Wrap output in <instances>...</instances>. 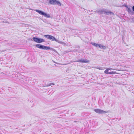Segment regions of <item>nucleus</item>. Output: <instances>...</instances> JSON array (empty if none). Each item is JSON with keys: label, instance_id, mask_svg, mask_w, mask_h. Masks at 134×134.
Listing matches in <instances>:
<instances>
[{"label": "nucleus", "instance_id": "nucleus-21", "mask_svg": "<svg viewBox=\"0 0 134 134\" xmlns=\"http://www.w3.org/2000/svg\"><path fill=\"white\" fill-rule=\"evenodd\" d=\"M131 14H132V15L134 14V12H132V13H131Z\"/></svg>", "mask_w": 134, "mask_h": 134}, {"label": "nucleus", "instance_id": "nucleus-3", "mask_svg": "<svg viewBox=\"0 0 134 134\" xmlns=\"http://www.w3.org/2000/svg\"><path fill=\"white\" fill-rule=\"evenodd\" d=\"M35 11L40 14L43 15L44 16L47 18H50L51 16L49 14H47L42 11L38 9H36Z\"/></svg>", "mask_w": 134, "mask_h": 134}, {"label": "nucleus", "instance_id": "nucleus-12", "mask_svg": "<svg viewBox=\"0 0 134 134\" xmlns=\"http://www.w3.org/2000/svg\"><path fill=\"white\" fill-rule=\"evenodd\" d=\"M110 68H107L106 70L104 71V72L107 74H110V72L108 71L110 69Z\"/></svg>", "mask_w": 134, "mask_h": 134}, {"label": "nucleus", "instance_id": "nucleus-22", "mask_svg": "<svg viewBox=\"0 0 134 134\" xmlns=\"http://www.w3.org/2000/svg\"><path fill=\"white\" fill-rule=\"evenodd\" d=\"M2 51V52H4V51Z\"/></svg>", "mask_w": 134, "mask_h": 134}, {"label": "nucleus", "instance_id": "nucleus-17", "mask_svg": "<svg viewBox=\"0 0 134 134\" xmlns=\"http://www.w3.org/2000/svg\"><path fill=\"white\" fill-rule=\"evenodd\" d=\"M50 84V85L51 86L52 85H55V84L53 83H51Z\"/></svg>", "mask_w": 134, "mask_h": 134}, {"label": "nucleus", "instance_id": "nucleus-19", "mask_svg": "<svg viewBox=\"0 0 134 134\" xmlns=\"http://www.w3.org/2000/svg\"><path fill=\"white\" fill-rule=\"evenodd\" d=\"M132 10L134 12V5L132 7Z\"/></svg>", "mask_w": 134, "mask_h": 134}, {"label": "nucleus", "instance_id": "nucleus-15", "mask_svg": "<svg viewBox=\"0 0 134 134\" xmlns=\"http://www.w3.org/2000/svg\"><path fill=\"white\" fill-rule=\"evenodd\" d=\"M132 20V23H134V18H131Z\"/></svg>", "mask_w": 134, "mask_h": 134}, {"label": "nucleus", "instance_id": "nucleus-10", "mask_svg": "<svg viewBox=\"0 0 134 134\" xmlns=\"http://www.w3.org/2000/svg\"><path fill=\"white\" fill-rule=\"evenodd\" d=\"M91 44L93 46H95L96 47H98L99 44L96 43L91 42Z\"/></svg>", "mask_w": 134, "mask_h": 134}, {"label": "nucleus", "instance_id": "nucleus-14", "mask_svg": "<svg viewBox=\"0 0 134 134\" xmlns=\"http://www.w3.org/2000/svg\"><path fill=\"white\" fill-rule=\"evenodd\" d=\"M110 73V74H114L115 73H116V72L114 71H111V72H110V73Z\"/></svg>", "mask_w": 134, "mask_h": 134}, {"label": "nucleus", "instance_id": "nucleus-8", "mask_svg": "<svg viewBox=\"0 0 134 134\" xmlns=\"http://www.w3.org/2000/svg\"><path fill=\"white\" fill-rule=\"evenodd\" d=\"M105 11L104 9H100L99 10H97L96 12L99 14H104Z\"/></svg>", "mask_w": 134, "mask_h": 134}, {"label": "nucleus", "instance_id": "nucleus-16", "mask_svg": "<svg viewBox=\"0 0 134 134\" xmlns=\"http://www.w3.org/2000/svg\"><path fill=\"white\" fill-rule=\"evenodd\" d=\"M125 7H126V8L127 9L129 7H128V6L127 5H126V4H124V5Z\"/></svg>", "mask_w": 134, "mask_h": 134}, {"label": "nucleus", "instance_id": "nucleus-4", "mask_svg": "<svg viewBox=\"0 0 134 134\" xmlns=\"http://www.w3.org/2000/svg\"><path fill=\"white\" fill-rule=\"evenodd\" d=\"M32 39H33L32 40H31L32 41H34L37 43H40L45 42L44 40L38 37H33Z\"/></svg>", "mask_w": 134, "mask_h": 134}, {"label": "nucleus", "instance_id": "nucleus-6", "mask_svg": "<svg viewBox=\"0 0 134 134\" xmlns=\"http://www.w3.org/2000/svg\"><path fill=\"white\" fill-rule=\"evenodd\" d=\"M94 110L97 113L99 114H105L107 113L105 111L99 109H94Z\"/></svg>", "mask_w": 134, "mask_h": 134}, {"label": "nucleus", "instance_id": "nucleus-9", "mask_svg": "<svg viewBox=\"0 0 134 134\" xmlns=\"http://www.w3.org/2000/svg\"><path fill=\"white\" fill-rule=\"evenodd\" d=\"M104 14H106L107 15H114V13L111 11L109 12H105V13H104Z\"/></svg>", "mask_w": 134, "mask_h": 134}, {"label": "nucleus", "instance_id": "nucleus-11", "mask_svg": "<svg viewBox=\"0 0 134 134\" xmlns=\"http://www.w3.org/2000/svg\"><path fill=\"white\" fill-rule=\"evenodd\" d=\"M98 47L101 49H105L106 48L105 46L100 44H99Z\"/></svg>", "mask_w": 134, "mask_h": 134}, {"label": "nucleus", "instance_id": "nucleus-5", "mask_svg": "<svg viewBox=\"0 0 134 134\" xmlns=\"http://www.w3.org/2000/svg\"><path fill=\"white\" fill-rule=\"evenodd\" d=\"M49 3L52 5H56L59 6L61 5L60 2L57 0H49Z\"/></svg>", "mask_w": 134, "mask_h": 134}, {"label": "nucleus", "instance_id": "nucleus-1", "mask_svg": "<svg viewBox=\"0 0 134 134\" xmlns=\"http://www.w3.org/2000/svg\"><path fill=\"white\" fill-rule=\"evenodd\" d=\"M36 47L41 49L44 50H48L50 49L52 51H54V52L57 53V51L54 49L50 48L49 47L44 46L40 44H36L35 45Z\"/></svg>", "mask_w": 134, "mask_h": 134}, {"label": "nucleus", "instance_id": "nucleus-2", "mask_svg": "<svg viewBox=\"0 0 134 134\" xmlns=\"http://www.w3.org/2000/svg\"><path fill=\"white\" fill-rule=\"evenodd\" d=\"M44 36L45 38H47L48 39L50 40L53 41H55L60 44H63L64 43V42H63L59 41L57 40L52 35H44Z\"/></svg>", "mask_w": 134, "mask_h": 134}, {"label": "nucleus", "instance_id": "nucleus-13", "mask_svg": "<svg viewBox=\"0 0 134 134\" xmlns=\"http://www.w3.org/2000/svg\"><path fill=\"white\" fill-rule=\"evenodd\" d=\"M127 11L129 13H130L131 14V13H132V12H133L131 10L130 8L128 7L127 8Z\"/></svg>", "mask_w": 134, "mask_h": 134}, {"label": "nucleus", "instance_id": "nucleus-20", "mask_svg": "<svg viewBox=\"0 0 134 134\" xmlns=\"http://www.w3.org/2000/svg\"><path fill=\"white\" fill-rule=\"evenodd\" d=\"M50 86V84H47V86Z\"/></svg>", "mask_w": 134, "mask_h": 134}, {"label": "nucleus", "instance_id": "nucleus-18", "mask_svg": "<svg viewBox=\"0 0 134 134\" xmlns=\"http://www.w3.org/2000/svg\"><path fill=\"white\" fill-rule=\"evenodd\" d=\"M2 23H9L7 21H2Z\"/></svg>", "mask_w": 134, "mask_h": 134}, {"label": "nucleus", "instance_id": "nucleus-7", "mask_svg": "<svg viewBox=\"0 0 134 134\" xmlns=\"http://www.w3.org/2000/svg\"><path fill=\"white\" fill-rule=\"evenodd\" d=\"M75 62H79L82 63H86L88 62V61H87L86 59H80L75 61Z\"/></svg>", "mask_w": 134, "mask_h": 134}]
</instances>
